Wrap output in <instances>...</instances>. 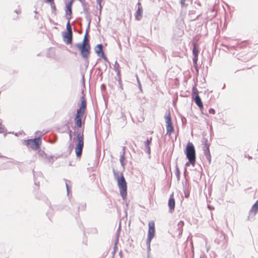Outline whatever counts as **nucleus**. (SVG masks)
I'll list each match as a JSON object with an SVG mask.
<instances>
[{
	"instance_id": "1",
	"label": "nucleus",
	"mask_w": 258,
	"mask_h": 258,
	"mask_svg": "<svg viewBox=\"0 0 258 258\" xmlns=\"http://www.w3.org/2000/svg\"><path fill=\"white\" fill-rule=\"evenodd\" d=\"M87 29L86 34L84 36L83 43H78L76 44V47L81 51V54L83 58L88 59L90 53V46L89 41L87 38L88 30Z\"/></svg>"
},
{
	"instance_id": "2",
	"label": "nucleus",
	"mask_w": 258,
	"mask_h": 258,
	"mask_svg": "<svg viewBox=\"0 0 258 258\" xmlns=\"http://www.w3.org/2000/svg\"><path fill=\"white\" fill-rule=\"evenodd\" d=\"M185 153L189 162L193 166H195L196 162V152L195 147L192 143L190 142L187 143Z\"/></svg>"
},
{
	"instance_id": "3",
	"label": "nucleus",
	"mask_w": 258,
	"mask_h": 258,
	"mask_svg": "<svg viewBox=\"0 0 258 258\" xmlns=\"http://www.w3.org/2000/svg\"><path fill=\"white\" fill-rule=\"evenodd\" d=\"M117 184L120 190V194L124 200L127 195V185L125 178L122 174H121L120 178L118 179Z\"/></svg>"
},
{
	"instance_id": "4",
	"label": "nucleus",
	"mask_w": 258,
	"mask_h": 258,
	"mask_svg": "<svg viewBox=\"0 0 258 258\" xmlns=\"http://www.w3.org/2000/svg\"><path fill=\"white\" fill-rule=\"evenodd\" d=\"M78 144L75 148V152L77 157L81 156L82 150L84 146V138L83 135L80 133L78 134L77 136Z\"/></svg>"
},
{
	"instance_id": "5",
	"label": "nucleus",
	"mask_w": 258,
	"mask_h": 258,
	"mask_svg": "<svg viewBox=\"0 0 258 258\" xmlns=\"http://www.w3.org/2000/svg\"><path fill=\"white\" fill-rule=\"evenodd\" d=\"M149 229L148 232V238L147 239V244L148 246V248H150V243L152 239L153 238L155 235V223L153 221H151L148 223Z\"/></svg>"
},
{
	"instance_id": "6",
	"label": "nucleus",
	"mask_w": 258,
	"mask_h": 258,
	"mask_svg": "<svg viewBox=\"0 0 258 258\" xmlns=\"http://www.w3.org/2000/svg\"><path fill=\"white\" fill-rule=\"evenodd\" d=\"M164 118L166 122V134L170 136L172 133H173L174 129L172 123L171 118L169 111L166 113V114L164 116Z\"/></svg>"
},
{
	"instance_id": "7",
	"label": "nucleus",
	"mask_w": 258,
	"mask_h": 258,
	"mask_svg": "<svg viewBox=\"0 0 258 258\" xmlns=\"http://www.w3.org/2000/svg\"><path fill=\"white\" fill-rule=\"evenodd\" d=\"M82 6L83 9V12L86 15L85 18L88 22V29L90 28V25L91 22V19L90 16L89 11V6L88 3H83Z\"/></svg>"
},
{
	"instance_id": "8",
	"label": "nucleus",
	"mask_w": 258,
	"mask_h": 258,
	"mask_svg": "<svg viewBox=\"0 0 258 258\" xmlns=\"http://www.w3.org/2000/svg\"><path fill=\"white\" fill-rule=\"evenodd\" d=\"M257 212H258V200L255 202L254 204L252 206L251 210H250L248 218H250V217H252V218H253Z\"/></svg>"
},
{
	"instance_id": "9",
	"label": "nucleus",
	"mask_w": 258,
	"mask_h": 258,
	"mask_svg": "<svg viewBox=\"0 0 258 258\" xmlns=\"http://www.w3.org/2000/svg\"><path fill=\"white\" fill-rule=\"evenodd\" d=\"M81 105L79 109L77 110V112L84 114L86 109L87 103L85 98L83 96L81 98Z\"/></svg>"
},
{
	"instance_id": "10",
	"label": "nucleus",
	"mask_w": 258,
	"mask_h": 258,
	"mask_svg": "<svg viewBox=\"0 0 258 258\" xmlns=\"http://www.w3.org/2000/svg\"><path fill=\"white\" fill-rule=\"evenodd\" d=\"M203 151L205 156L208 160L209 163H210L211 161V157L210 153L209 145H204L203 146Z\"/></svg>"
},
{
	"instance_id": "11",
	"label": "nucleus",
	"mask_w": 258,
	"mask_h": 258,
	"mask_svg": "<svg viewBox=\"0 0 258 258\" xmlns=\"http://www.w3.org/2000/svg\"><path fill=\"white\" fill-rule=\"evenodd\" d=\"M63 39L67 44H71L73 39V33L64 32L63 34Z\"/></svg>"
},
{
	"instance_id": "12",
	"label": "nucleus",
	"mask_w": 258,
	"mask_h": 258,
	"mask_svg": "<svg viewBox=\"0 0 258 258\" xmlns=\"http://www.w3.org/2000/svg\"><path fill=\"white\" fill-rule=\"evenodd\" d=\"M84 114L77 112L75 118V122L76 125L79 127H81L82 126V117Z\"/></svg>"
},
{
	"instance_id": "13",
	"label": "nucleus",
	"mask_w": 258,
	"mask_h": 258,
	"mask_svg": "<svg viewBox=\"0 0 258 258\" xmlns=\"http://www.w3.org/2000/svg\"><path fill=\"white\" fill-rule=\"evenodd\" d=\"M138 8L135 13V18L137 20L139 21L142 17L143 9L141 4L140 3H138Z\"/></svg>"
},
{
	"instance_id": "14",
	"label": "nucleus",
	"mask_w": 258,
	"mask_h": 258,
	"mask_svg": "<svg viewBox=\"0 0 258 258\" xmlns=\"http://www.w3.org/2000/svg\"><path fill=\"white\" fill-rule=\"evenodd\" d=\"M168 205L169 208V212L172 213L175 208V200L172 195H171L169 198Z\"/></svg>"
},
{
	"instance_id": "15",
	"label": "nucleus",
	"mask_w": 258,
	"mask_h": 258,
	"mask_svg": "<svg viewBox=\"0 0 258 258\" xmlns=\"http://www.w3.org/2000/svg\"><path fill=\"white\" fill-rule=\"evenodd\" d=\"M114 70L117 73V76L118 79V82H121V74L120 71V67L119 63L116 61L114 64Z\"/></svg>"
},
{
	"instance_id": "16",
	"label": "nucleus",
	"mask_w": 258,
	"mask_h": 258,
	"mask_svg": "<svg viewBox=\"0 0 258 258\" xmlns=\"http://www.w3.org/2000/svg\"><path fill=\"white\" fill-rule=\"evenodd\" d=\"M29 142L33 143L35 146V149H37L39 148V146L41 143V138L40 137L35 138L34 139L29 140Z\"/></svg>"
},
{
	"instance_id": "17",
	"label": "nucleus",
	"mask_w": 258,
	"mask_h": 258,
	"mask_svg": "<svg viewBox=\"0 0 258 258\" xmlns=\"http://www.w3.org/2000/svg\"><path fill=\"white\" fill-rule=\"evenodd\" d=\"M152 138L151 137L150 138H148L145 143L146 152L148 154H150L151 153L150 144Z\"/></svg>"
},
{
	"instance_id": "18",
	"label": "nucleus",
	"mask_w": 258,
	"mask_h": 258,
	"mask_svg": "<svg viewBox=\"0 0 258 258\" xmlns=\"http://www.w3.org/2000/svg\"><path fill=\"white\" fill-rule=\"evenodd\" d=\"M193 99H194L196 104L200 107V108L202 109L203 108V103L199 95H196Z\"/></svg>"
},
{
	"instance_id": "19",
	"label": "nucleus",
	"mask_w": 258,
	"mask_h": 258,
	"mask_svg": "<svg viewBox=\"0 0 258 258\" xmlns=\"http://www.w3.org/2000/svg\"><path fill=\"white\" fill-rule=\"evenodd\" d=\"M73 2L71 1L67 5V9L66 10V14L67 16V17H71V15L72 14V5Z\"/></svg>"
},
{
	"instance_id": "20",
	"label": "nucleus",
	"mask_w": 258,
	"mask_h": 258,
	"mask_svg": "<svg viewBox=\"0 0 258 258\" xmlns=\"http://www.w3.org/2000/svg\"><path fill=\"white\" fill-rule=\"evenodd\" d=\"M103 48V45L101 44H98L95 47V51L97 54H99L100 53H102Z\"/></svg>"
},
{
	"instance_id": "21",
	"label": "nucleus",
	"mask_w": 258,
	"mask_h": 258,
	"mask_svg": "<svg viewBox=\"0 0 258 258\" xmlns=\"http://www.w3.org/2000/svg\"><path fill=\"white\" fill-rule=\"evenodd\" d=\"M67 19L68 20V23L67 24V32L73 33L72 27H71V24H70V23L71 17H67Z\"/></svg>"
},
{
	"instance_id": "22",
	"label": "nucleus",
	"mask_w": 258,
	"mask_h": 258,
	"mask_svg": "<svg viewBox=\"0 0 258 258\" xmlns=\"http://www.w3.org/2000/svg\"><path fill=\"white\" fill-rule=\"evenodd\" d=\"M124 160H125L124 152H123L122 153L121 155H120V159H119V161H120V164L122 167H124L125 165V163L124 162Z\"/></svg>"
},
{
	"instance_id": "23",
	"label": "nucleus",
	"mask_w": 258,
	"mask_h": 258,
	"mask_svg": "<svg viewBox=\"0 0 258 258\" xmlns=\"http://www.w3.org/2000/svg\"><path fill=\"white\" fill-rule=\"evenodd\" d=\"M198 53H199L198 49L197 47L196 44H194L193 49H192V53H193L194 56H198Z\"/></svg>"
},
{
	"instance_id": "24",
	"label": "nucleus",
	"mask_w": 258,
	"mask_h": 258,
	"mask_svg": "<svg viewBox=\"0 0 258 258\" xmlns=\"http://www.w3.org/2000/svg\"><path fill=\"white\" fill-rule=\"evenodd\" d=\"M24 142L26 145L30 146L32 149H35V146L34 145L33 143L29 142V140H25Z\"/></svg>"
},
{
	"instance_id": "25",
	"label": "nucleus",
	"mask_w": 258,
	"mask_h": 258,
	"mask_svg": "<svg viewBox=\"0 0 258 258\" xmlns=\"http://www.w3.org/2000/svg\"><path fill=\"white\" fill-rule=\"evenodd\" d=\"M45 162H48V163H52L53 162V157L52 156H46L44 158Z\"/></svg>"
},
{
	"instance_id": "26",
	"label": "nucleus",
	"mask_w": 258,
	"mask_h": 258,
	"mask_svg": "<svg viewBox=\"0 0 258 258\" xmlns=\"http://www.w3.org/2000/svg\"><path fill=\"white\" fill-rule=\"evenodd\" d=\"M196 95H198V91L195 86L192 88V97L194 98Z\"/></svg>"
},
{
	"instance_id": "27",
	"label": "nucleus",
	"mask_w": 258,
	"mask_h": 258,
	"mask_svg": "<svg viewBox=\"0 0 258 258\" xmlns=\"http://www.w3.org/2000/svg\"><path fill=\"white\" fill-rule=\"evenodd\" d=\"M175 175L178 180L180 178V171L179 169V168L176 165V171H175Z\"/></svg>"
},
{
	"instance_id": "28",
	"label": "nucleus",
	"mask_w": 258,
	"mask_h": 258,
	"mask_svg": "<svg viewBox=\"0 0 258 258\" xmlns=\"http://www.w3.org/2000/svg\"><path fill=\"white\" fill-rule=\"evenodd\" d=\"M6 129L5 128L4 125H3V126H0V133L2 134V133H4L5 134V136H6Z\"/></svg>"
},
{
	"instance_id": "29",
	"label": "nucleus",
	"mask_w": 258,
	"mask_h": 258,
	"mask_svg": "<svg viewBox=\"0 0 258 258\" xmlns=\"http://www.w3.org/2000/svg\"><path fill=\"white\" fill-rule=\"evenodd\" d=\"M113 175H114V178L117 180H118V178H120L119 176V173L117 171H116L115 170H113Z\"/></svg>"
},
{
	"instance_id": "30",
	"label": "nucleus",
	"mask_w": 258,
	"mask_h": 258,
	"mask_svg": "<svg viewBox=\"0 0 258 258\" xmlns=\"http://www.w3.org/2000/svg\"><path fill=\"white\" fill-rule=\"evenodd\" d=\"M38 155L40 157H42V158H44V159L45 158V157L46 156V154L43 151H39Z\"/></svg>"
},
{
	"instance_id": "31",
	"label": "nucleus",
	"mask_w": 258,
	"mask_h": 258,
	"mask_svg": "<svg viewBox=\"0 0 258 258\" xmlns=\"http://www.w3.org/2000/svg\"><path fill=\"white\" fill-rule=\"evenodd\" d=\"M185 1L186 0H181L180 1V4L181 5L182 8H183V7L186 8L187 7L188 5L186 4L185 3Z\"/></svg>"
},
{
	"instance_id": "32",
	"label": "nucleus",
	"mask_w": 258,
	"mask_h": 258,
	"mask_svg": "<svg viewBox=\"0 0 258 258\" xmlns=\"http://www.w3.org/2000/svg\"><path fill=\"white\" fill-rule=\"evenodd\" d=\"M51 4H50V6H51V8L52 10V12L55 11L56 10V8H55V6L54 5V3L53 2H51V3H50Z\"/></svg>"
},
{
	"instance_id": "33",
	"label": "nucleus",
	"mask_w": 258,
	"mask_h": 258,
	"mask_svg": "<svg viewBox=\"0 0 258 258\" xmlns=\"http://www.w3.org/2000/svg\"><path fill=\"white\" fill-rule=\"evenodd\" d=\"M198 56H194L192 61H193L194 64H197V61H198Z\"/></svg>"
},
{
	"instance_id": "34",
	"label": "nucleus",
	"mask_w": 258,
	"mask_h": 258,
	"mask_svg": "<svg viewBox=\"0 0 258 258\" xmlns=\"http://www.w3.org/2000/svg\"><path fill=\"white\" fill-rule=\"evenodd\" d=\"M209 112L210 114H214L215 113V110L213 108H210L209 110Z\"/></svg>"
},
{
	"instance_id": "35",
	"label": "nucleus",
	"mask_w": 258,
	"mask_h": 258,
	"mask_svg": "<svg viewBox=\"0 0 258 258\" xmlns=\"http://www.w3.org/2000/svg\"><path fill=\"white\" fill-rule=\"evenodd\" d=\"M66 188H67V190L68 195H69V192H70V188H69V185H68V183L67 182H66Z\"/></svg>"
},
{
	"instance_id": "36",
	"label": "nucleus",
	"mask_w": 258,
	"mask_h": 258,
	"mask_svg": "<svg viewBox=\"0 0 258 258\" xmlns=\"http://www.w3.org/2000/svg\"><path fill=\"white\" fill-rule=\"evenodd\" d=\"M102 57L103 58V59H104V60L105 61H107V57L105 56V55H104L103 52H102Z\"/></svg>"
},
{
	"instance_id": "37",
	"label": "nucleus",
	"mask_w": 258,
	"mask_h": 258,
	"mask_svg": "<svg viewBox=\"0 0 258 258\" xmlns=\"http://www.w3.org/2000/svg\"><path fill=\"white\" fill-rule=\"evenodd\" d=\"M118 236H117L116 240V242H115V246H114V252H115V248H116V244H117V242H118Z\"/></svg>"
},
{
	"instance_id": "38",
	"label": "nucleus",
	"mask_w": 258,
	"mask_h": 258,
	"mask_svg": "<svg viewBox=\"0 0 258 258\" xmlns=\"http://www.w3.org/2000/svg\"><path fill=\"white\" fill-rule=\"evenodd\" d=\"M195 3V4L197 5L199 7L201 6V4L199 1H196Z\"/></svg>"
},
{
	"instance_id": "39",
	"label": "nucleus",
	"mask_w": 258,
	"mask_h": 258,
	"mask_svg": "<svg viewBox=\"0 0 258 258\" xmlns=\"http://www.w3.org/2000/svg\"><path fill=\"white\" fill-rule=\"evenodd\" d=\"M184 224V223L183 221H180L179 223H178V226L179 227H182Z\"/></svg>"
},
{
	"instance_id": "40",
	"label": "nucleus",
	"mask_w": 258,
	"mask_h": 258,
	"mask_svg": "<svg viewBox=\"0 0 258 258\" xmlns=\"http://www.w3.org/2000/svg\"><path fill=\"white\" fill-rule=\"evenodd\" d=\"M203 144H204V145H206V144H207V145H209V144H208V142L207 139H204V141H203Z\"/></svg>"
},
{
	"instance_id": "41",
	"label": "nucleus",
	"mask_w": 258,
	"mask_h": 258,
	"mask_svg": "<svg viewBox=\"0 0 258 258\" xmlns=\"http://www.w3.org/2000/svg\"><path fill=\"white\" fill-rule=\"evenodd\" d=\"M195 13L194 11H189L188 13L189 16H191V15L194 14Z\"/></svg>"
},
{
	"instance_id": "42",
	"label": "nucleus",
	"mask_w": 258,
	"mask_h": 258,
	"mask_svg": "<svg viewBox=\"0 0 258 258\" xmlns=\"http://www.w3.org/2000/svg\"><path fill=\"white\" fill-rule=\"evenodd\" d=\"M202 15V13L199 14L196 18H194V20H196L198 19L201 15Z\"/></svg>"
},
{
	"instance_id": "43",
	"label": "nucleus",
	"mask_w": 258,
	"mask_h": 258,
	"mask_svg": "<svg viewBox=\"0 0 258 258\" xmlns=\"http://www.w3.org/2000/svg\"><path fill=\"white\" fill-rule=\"evenodd\" d=\"M102 1V0H96V2L98 5H100V2Z\"/></svg>"
},
{
	"instance_id": "44",
	"label": "nucleus",
	"mask_w": 258,
	"mask_h": 258,
	"mask_svg": "<svg viewBox=\"0 0 258 258\" xmlns=\"http://www.w3.org/2000/svg\"><path fill=\"white\" fill-rule=\"evenodd\" d=\"M102 1V0H96V2L98 5H100V2Z\"/></svg>"
},
{
	"instance_id": "45",
	"label": "nucleus",
	"mask_w": 258,
	"mask_h": 258,
	"mask_svg": "<svg viewBox=\"0 0 258 258\" xmlns=\"http://www.w3.org/2000/svg\"><path fill=\"white\" fill-rule=\"evenodd\" d=\"M191 164L189 161H188V162H186L185 163V166L187 167V166H188L189 165V164Z\"/></svg>"
},
{
	"instance_id": "46",
	"label": "nucleus",
	"mask_w": 258,
	"mask_h": 258,
	"mask_svg": "<svg viewBox=\"0 0 258 258\" xmlns=\"http://www.w3.org/2000/svg\"><path fill=\"white\" fill-rule=\"evenodd\" d=\"M47 2L48 3H51L53 2L54 0H46Z\"/></svg>"
},
{
	"instance_id": "47",
	"label": "nucleus",
	"mask_w": 258,
	"mask_h": 258,
	"mask_svg": "<svg viewBox=\"0 0 258 258\" xmlns=\"http://www.w3.org/2000/svg\"><path fill=\"white\" fill-rule=\"evenodd\" d=\"M208 208L209 209H210V210H212V209H213V208H212L210 206H209V205L208 206Z\"/></svg>"
},
{
	"instance_id": "48",
	"label": "nucleus",
	"mask_w": 258,
	"mask_h": 258,
	"mask_svg": "<svg viewBox=\"0 0 258 258\" xmlns=\"http://www.w3.org/2000/svg\"><path fill=\"white\" fill-rule=\"evenodd\" d=\"M99 6L100 10H101L102 9V6H101V2H100V5Z\"/></svg>"
},
{
	"instance_id": "49",
	"label": "nucleus",
	"mask_w": 258,
	"mask_h": 258,
	"mask_svg": "<svg viewBox=\"0 0 258 258\" xmlns=\"http://www.w3.org/2000/svg\"><path fill=\"white\" fill-rule=\"evenodd\" d=\"M124 152L125 153V147H123V149H122V152Z\"/></svg>"
},
{
	"instance_id": "50",
	"label": "nucleus",
	"mask_w": 258,
	"mask_h": 258,
	"mask_svg": "<svg viewBox=\"0 0 258 258\" xmlns=\"http://www.w3.org/2000/svg\"><path fill=\"white\" fill-rule=\"evenodd\" d=\"M137 79H138V83H139V85H140H140H141V84H140V81L139 80V79H138V78H137Z\"/></svg>"
},
{
	"instance_id": "51",
	"label": "nucleus",
	"mask_w": 258,
	"mask_h": 258,
	"mask_svg": "<svg viewBox=\"0 0 258 258\" xmlns=\"http://www.w3.org/2000/svg\"><path fill=\"white\" fill-rule=\"evenodd\" d=\"M15 12H16V13H17V14H18V13H19V11H17V10H16V11H15Z\"/></svg>"
},
{
	"instance_id": "52",
	"label": "nucleus",
	"mask_w": 258,
	"mask_h": 258,
	"mask_svg": "<svg viewBox=\"0 0 258 258\" xmlns=\"http://www.w3.org/2000/svg\"><path fill=\"white\" fill-rule=\"evenodd\" d=\"M3 125L2 124V123L0 122V126H3Z\"/></svg>"
},
{
	"instance_id": "53",
	"label": "nucleus",
	"mask_w": 258,
	"mask_h": 258,
	"mask_svg": "<svg viewBox=\"0 0 258 258\" xmlns=\"http://www.w3.org/2000/svg\"><path fill=\"white\" fill-rule=\"evenodd\" d=\"M35 184H36L37 182H36V180H35Z\"/></svg>"
},
{
	"instance_id": "54",
	"label": "nucleus",
	"mask_w": 258,
	"mask_h": 258,
	"mask_svg": "<svg viewBox=\"0 0 258 258\" xmlns=\"http://www.w3.org/2000/svg\"><path fill=\"white\" fill-rule=\"evenodd\" d=\"M2 157V155H1V154L0 153V157Z\"/></svg>"
},
{
	"instance_id": "55",
	"label": "nucleus",
	"mask_w": 258,
	"mask_h": 258,
	"mask_svg": "<svg viewBox=\"0 0 258 258\" xmlns=\"http://www.w3.org/2000/svg\"><path fill=\"white\" fill-rule=\"evenodd\" d=\"M200 258H203V257H200Z\"/></svg>"
}]
</instances>
